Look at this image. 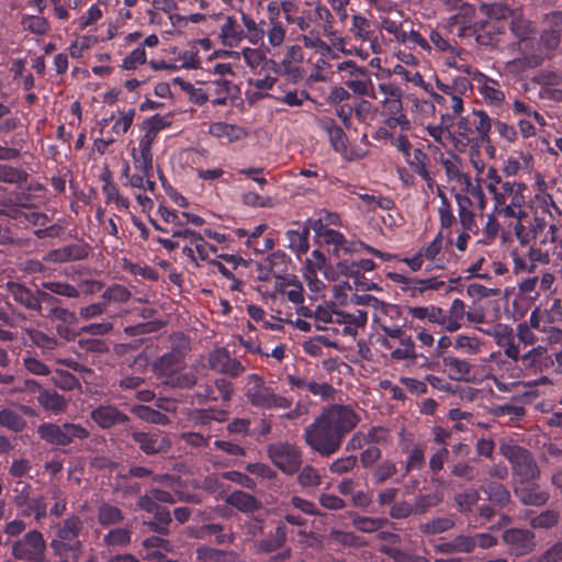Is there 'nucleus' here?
Instances as JSON below:
<instances>
[{"mask_svg": "<svg viewBox=\"0 0 562 562\" xmlns=\"http://www.w3.org/2000/svg\"><path fill=\"white\" fill-rule=\"evenodd\" d=\"M42 289L59 296L67 299H78L79 290L76 285H72L66 281L59 280H47L41 283Z\"/></svg>", "mask_w": 562, "mask_h": 562, "instance_id": "nucleus-51", "label": "nucleus"}, {"mask_svg": "<svg viewBox=\"0 0 562 562\" xmlns=\"http://www.w3.org/2000/svg\"><path fill=\"white\" fill-rule=\"evenodd\" d=\"M260 98H269L273 101L286 105L289 108H299L305 101L311 99L310 92L305 89H299L289 81H280L273 92H266Z\"/></svg>", "mask_w": 562, "mask_h": 562, "instance_id": "nucleus-19", "label": "nucleus"}, {"mask_svg": "<svg viewBox=\"0 0 562 562\" xmlns=\"http://www.w3.org/2000/svg\"><path fill=\"white\" fill-rule=\"evenodd\" d=\"M368 322V312L356 308L353 312L338 311L335 313L336 324L342 325L341 334L344 336H356L358 328H363Z\"/></svg>", "mask_w": 562, "mask_h": 562, "instance_id": "nucleus-27", "label": "nucleus"}, {"mask_svg": "<svg viewBox=\"0 0 562 562\" xmlns=\"http://www.w3.org/2000/svg\"><path fill=\"white\" fill-rule=\"evenodd\" d=\"M27 336L34 346L42 349L43 353L53 351L59 345L58 340L54 336H50L40 329L27 330Z\"/></svg>", "mask_w": 562, "mask_h": 562, "instance_id": "nucleus-56", "label": "nucleus"}, {"mask_svg": "<svg viewBox=\"0 0 562 562\" xmlns=\"http://www.w3.org/2000/svg\"><path fill=\"white\" fill-rule=\"evenodd\" d=\"M494 339L496 345L503 349L504 355L517 362L520 358V349L516 342L514 330L508 325L498 324L494 328Z\"/></svg>", "mask_w": 562, "mask_h": 562, "instance_id": "nucleus-28", "label": "nucleus"}, {"mask_svg": "<svg viewBox=\"0 0 562 562\" xmlns=\"http://www.w3.org/2000/svg\"><path fill=\"white\" fill-rule=\"evenodd\" d=\"M132 160L135 171L144 172V176H154L153 153L133 148Z\"/></svg>", "mask_w": 562, "mask_h": 562, "instance_id": "nucleus-55", "label": "nucleus"}, {"mask_svg": "<svg viewBox=\"0 0 562 562\" xmlns=\"http://www.w3.org/2000/svg\"><path fill=\"white\" fill-rule=\"evenodd\" d=\"M223 530H224V527L220 524H207V525H203L199 529L196 537L203 539L207 536L214 535L215 542L217 544L233 543L235 540L234 533L225 535V533H223Z\"/></svg>", "mask_w": 562, "mask_h": 562, "instance_id": "nucleus-59", "label": "nucleus"}, {"mask_svg": "<svg viewBox=\"0 0 562 562\" xmlns=\"http://www.w3.org/2000/svg\"><path fill=\"white\" fill-rule=\"evenodd\" d=\"M360 420L350 406L331 404L304 429V440L321 457H330L339 451L345 437Z\"/></svg>", "mask_w": 562, "mask_h": 562, "instance_id": "nucleus-1", "label": "nucleus"}, {"mask_svg": "<svg viewBox=\"0 0 562 562\" xmlns=\"http://www.w3.org/2000/svg\"><path fill=\"white\" fill-rule=\"evenodd\" d=\"M407 313L418 321H427L430 324L438 325L441 330L447 331L446 311L440 306L430 304L425 306H408Z\"/></svg>", "mask_w": 562, "mask_h": 562, "instance_id": "nucleus-30", "label": "nucleus"}, {"mask_svg": "<svg viewBox=\"0 0 562 562\" xmlns=\"http://www.w3.org/2000/svg\"><path fill=\"white\" fill-rule=\"evenodd\" d=\"M186 369V351L172 348L158 357L153 363V372L165 384L171 387L191 389L196 384V376Z\"/></svg>", "mask_w": 562, "mask_h": 562, "instance_id": "nucleus-5", "label": "nucleus"}, {"mask_svg": "<svg viewBox=\"0 0 562 562\" xmlns=\"http://www.w3.org/2000/svg\"><path fill=\"white\" fill-rule=\"evenodd\" d=\"M52 528L54 529L56 537L63 540L72 541L80 536L83 529V521L78 515L71 514L61 521L54 524Z\"/></svg>", "mask_w": 562, "mask_h": 562, "instance_id": "nucleus-37", "label": "nucleus"}, {"mask_svg": "<svg viewBox=\"0 0 562 562\" xmlns=\"http://www.w3.org/2000/svg\"><path fill=\"white\" fill-rule=\"evenodd\" d=\"M321 128L327 134L333 149L337 153H345L348 146V137L334 119L323 117L319 121Z\"/></svg>", "mask_w": 562, "mask_h": 562, "instance_id": "nucleus-35", "label": "nucleus"}, {"mask_svg": "<svg viewBox=\"0 0 562 562\" xmlns=\"http://www.w3.org/2000/svg\"><path fill=\"white\" fill-rule=\"evenodd\" d=\"M425 465V448L422 445H415L408 452L405 465H404V474L402 477L406 476L408 473L415 470H420Z\"/></svg>", "mask_w": 562, "mask_h": 562, "instance_id": "nucleus-62", "label": "nucleus"}, {"mask_svg": "<svg viewBox=\"0 0 562 562\" xmlns=\"http://www.w3.org/2000/svg\"><path fill=\"white\" fill-rule=\"evenodd\" d=\"M386 278L398 284L401 289L407 292L412 297H417L429 290L438 291L445 286V281L439 280L437 277L418 279L409 278L400 272H387Z\"/></svg>", "mask_w": 562, "mask_h": 562, "instance_id": "nucleus-16", "label": "nucleus"}, {"mask_svg": "<svg viewBox=\"0 0 562 562\" xmlns=\"http://www.w3.org/2000/svg\"><path fill=\"white\" fill-rule=\"evenodd\" d=\"M286 541V530L283 525H279L274 532L257 542V551L260 553H270L280 549Z\"/></svg>", "mask_w": 562, "mask_h": 562, "instance_id": "nucleus-43", "label": "nucleus"}, {"mask_svg": "<svg viewBox=\"0 0 562 562\" xmlns=\"http://www.w3.org/2000/svg\"><path fill=\"white\" fill-rule=\"evenodd\" d=\"M313 22L317 23L322 29V33L324 36L329 40L336 38V31L334 29V16L329 9L325 5L318 4L314 9H312Z\"/></svg>", "mask_w": 562, "mask_h": 562, "instance_id": "nucleus-42", "label": "nucleus"}, {"mask_svg": "<svg viewBox=\"0 0 562 562\" xmlns=\"http://www.w3.org/2000/svg\"><path fill=\"white\" fill-rule=\"evenodd\" d=\"M132 541V530L128 527H117L109 530L102 538L108 548H126Z\"/></svg>", "mask_w": 562, "mask_h": 562, "instance_id": "nucleus-44", "label": "nucleus"}, {"mask_svg": "<svg viewBox=\"0 0 562 562\" xmlns=\"http://www.w3.org/2000/svg\"><path fill=\"white\" fill-rule=\"evenodd\" d=\"M4 214L13 220L15 225L24 228L29 226H44L48 221L46 214L26 204L8 206Z\"/></svg>", "mask_w": 562, "mask_h": 562, "instance_id": "nucleus-22", "label": "nucleus"}, {"mask_svg": "<svg viewBox=\"0 0 562 562\" xmlns=\"http://www.w3.org/2000/svg\"><path fill=\"white\" fill-rule=\"evenodd\" d=\"M132 439L146 454L167 452L171 448V441L168 436L159 430L148 432L134 431Z\"/></svg>", "mask_w": 562, "mask_h": 562, "instance_id": "nucleus-21", "label": "nucleus"}, {"mask_svg": "<svg viewBox=\"0 0 562 562\" xmlns=\"http://www.w3.org/2000/svg\"><path fill=\"white\" fill-rule=\"evenodd\" d=\"M464 71L469 75V77L457 76L451 80V82L446 83L449 87L450 91L462 98L467 95L469 92H471L473 89L471 80H473V72L475 70H472L470 66H467L464 68Z\"/></svg>", "mask_w": 562, "mask_h": 562, "instance_id": "nucleus-58", "label": "nucleus"}, {"mask_svg": "<svg viewBox=\"0 0 562 562\" xmlns=\"http://www.w3.org/2000/svg\"><path fill=\"white\" fill-rule=\"evenodd\" d=\"M457 12L449 16L446 24L450 33H454L458 37L473 36L476 31L479 18L476 15L475 7L471 3H465Z\"/></svg>", "mask_w": 562, "mask_h": 562, "instance_id": "nucleus-17", "label": "nucleus"}, {"mask_svg": "<svg viewBox=\"0 0 562 562\" xmlns=\"http://www.w3.org/2000/svg\"><path fill=\"white\" fill-rule=\"evenodd\" d=\"M449 34L451 33L446 24L442 29L431 30L429 41L437 50L447 53L452 57L459 56L462 49L456 40L449 37Z\"/></svg>", "mask_w": 562, "mask_h": 562, "instance_id": "nucleus-36", "label": "nucleus"}, {"mask_svg": "<svg viewBox=\"0 0 562 562\" xmlns=\"http://www.w3.org/2000/svg\"><path fill=\"white\" fill-rule=\"evenodd\" d=\"M235 86L226 79L213 80L207 86L209 98L214 105H226Z\"/></svg>", "mask_w": 562, "mask_h": 562, "instance_id": "nucleus-40", "label": "nucleus"}, {"mask_svg": "<svg viewBox=\"0 0 562 562\" xmlns=\"http://www.w3.org/2000/svg\"><path fill=\"white\" fill-rule=\"evenodd\" d=\"M517 9H512L506 3H490L482 4L480 8V12L484 14L486 18L492 19L501 23L502 20L512 19Z\"/></svg>", "mask_w": 562, "mask_h": 562, "instance_id": "nucleus-53", "label": "nucleus"}, {"mask_svg": "<svg viewBox=\"0 0 562 562\" xmlns=\"http://www.w3.org/2000/svg\"><path fill=\"white\" fill-rule=\"evenodd\" d=\"M376 267L375 262L372 259H360L358 261L355 260H342L337 263V271L351 278L356 288L363 291L369 290H378V285L370 280H368L363 272H369L374 270Z\"/></svg>", "mask_w": 562, "mask_h": 562, "instance_id": "nucleus-15", "label": "nucleus"}, {"mask_svg": "<svg viewBox=\"0 0 562 562\" xmlns=\"http://www.w3.org/2000/svg\"><path fill=\"white\" fill-rule=\"evenodd\" d=\"M397 464L395 461L385 459L378 463L371 472V482L374 485H381L391 480L397 473Z\"/></svg>", "mask_w": 562, "mask_h": 562, "instance_id": "nucleus-49", "label": "nucleus"}, {"mask_svg": "<svg viewBox=\"0 0 562 562\" xmlns=\"http://www.w3.org/2000/svg\"><path fill=\"white\" fill-rule=\"evenodd\" d=\"M393 74L401 77L405 82H411L414 86L422 88L427 93L430 92L431 83L426 82L418 71H412L402 65H396L393 68Z\"/></svg>", "mask_w": 562, "mask_h": 562, "instance_id": "nucleus-61", "label": "nucleus"}, {"mask_svg": "<svg viewBox=\"0 0 562 562\" xmlns=\"http://www.w3.org/2000/svg\"><path fill=\"white\" fill-rule=\"evenodd\" d=\"M268 45L279 48L286 36V25H295L301 32L310 30L313 22L312 9L300 11L294 0H270L265 8Z\"/></svg>", "mask_w": 562, "mask_h": 562, "instance_id": "nucleus-2", "label": "nucleus"}, {"mask_svg": "<svg viewBox=\"0 0 562 562\" xmlns=\"http://www.w3.org/2000/svg\"><path fill=\"white\" fill-rule=\"evenodd\" d=\"M267 452L271 462L284 474H295L302 467V450L293 443L281 441L270 443Z\"/></svg>", "mask_w": 562, "mask_h": 562, "instance_id": "nucleus-12", "label": "nucleus"}, {"mask_svg": "<svg viewBox=\"0 0 562 562\" xmlns=\"http://www.w3.org/2000/svg\"><path fill=\"white\" fill-rule=\"evenodd\" d=\"M475 29L477 32L473 36H475L480 45H493L496 41V35L503 32L504 26L497 21L485 16V19H479Z\"/></svg>", "mask_w": 562, "mask_h": 562, "instance_id": "nucleus-39", "label": "nucleus"}, {"mask_svg": "<svg viewBox=\"0 0 562 562\" xmlns=\"http://www.w3.org/2000/svg\"><path fill=\"white\" fill-rule=\"evenodd\" d=\"M381 346L391 351V358L396 361L411 360L413 362L418 358L416 344L409 334H406L396 342L390 339H381Z\"/></svg>", "mask_w": 562, "mask_h": 562, "instance_id": "nucleus-25", "label": "nucleus"}, {"mask_svg": "<svg viewBox=\"0 0 562 562\" xmlns=\"http://www.w3.org/2000/svg\"><path fill=\"white\" fill-rule=\"evenodd\" d=\"M519 360L521 362V368L532 373L541 372L549 366V363L552 362L548 357L547 348L542 346L528 350L520 356Z\"/></svg>", "mask_w": 562, "mask_h": 562, "instance_id": "nucleus-33", "label": "nucleus"}, {"mask_svg": "<svg viewBox=\"0 0 562 562\" xmlns=\"http://www.w3.org/2000/svg\"><path fill=\"white\" fill-rule=\"evenodd\" d=\"M443 364L448 368L450 378L456 381L465 380L467 376L471 373L472 369L470 362L453 356L445 357Z\"/></svg>", "mask_w": 562, "mask_h": 562, "instance_id": "nucleus-52", "label": "nucleus"}, {"mask_svg": "<svg viewBox=\"0 0 562 562\" xmlns=\"http://www.w3.org/2000/svg\"><path fill=\"white\" fill-rule=\"evenodd\" d=\"M36 431L42 440L57 447L69 446L76 440H85L90 436L86 427L69 422L63 424L43 423Z\"/></svg>", "mask_w": 562, "mask_h": 562, "instance_id": "nucleus-8", "label": "nucleus"}, {"mask_svg": "<svg viewBox=\"0 0 562 562\" xmlns=\"http://www.w3.org/2000/svg\"><path fill=\"white\" fill-rule=\"evenodd\" d=\"M436 89L430 88L429 95L439 108L440 119L448 125H454V121L462 115L464 111L463 98L449 90L446 82L436 78Z\"/></svg>", "mask_w": 562, "mask_h": 562, "instance_id": "nucleus-11", "label": "nucleus"}, {"mask_svg": "<svg viewBox=\"0 0 562 562\" xmlns=\"http://www.w3.org/2000/svg\"><path fill=\"white\" fill-rule=\"evenodd\" d=\"M519 212L518 216L513 217L517 218L513 227L514 234L521 246H528L549 229L550 225L543 216L537 213L529 216L524 209Z\"/></svg>", "mask_w": 562, "mask_h": 562, "instance_id": "nucleus-14", "label": "nucleus"}, {"mask_svg": "<svg viewBox=\"0 0 562 562\" xmlns=\"http://www.w3.org/2000/svg\"><path fill=\"white\" fill-rule=\"evenodd\" d=\"M37 401L45 411L52 412L55 415L65 412L68 406L67 400L56 391H41Z\"/></svg>", "mask_w": 562, "mask_h": 562, "instance_id": "nucleus-41", "label": "nucleus"}, {"mask_svg": "<svg viewBox=\"0 0 562 562\" xmlns=\"http://www.w3.org/2000/svg\"><path fill=\"white\" fill-rule=\"evenodd\" d=\"M526 189V184L508 180H506L504 184H501L498 190L490 186L488 193L492 195L494 202L493 212L504 218L518 216L519 211L522 210L526 202L524 195Z\"/></svg>", "mask_w": 562, "mask_h": 562, "instance_id": "nucleus-6", "label": "nucleus"}, {"mask_svg": "<svg viewBox=\"0 0 562 562\" xmlns=\"http://www.w3.org/2000/svg\"><path fill=\"white\" fill-rule=\"evenodd\" d=\"M29 179V173L20 168L0 165V181L10 184H22Z\"/></svg>", "mask_w": 562, "mask_h": 562, "instance_id": "nucleus-64", "label": "nucleus"}, {"mask_svg": "<svg viewBox=\"0 0 562 562\" xmlns=\"http://www.w3.org/2000/svg\"><path fill=\"white\" fill-rule=\"evenodd\" d=\"M476 543V537L458 535L451 540L436 544L435 552L440 554L472 553Z\"/></svg>", "mask_w": 562, "mask_h": 562, "instance_id": "nucleus-31", "label": "nucleus"}, {"mask_svg": "<svg viewBox=\"0 0 562 562\" xmlns=\"http://www.w3.org/2000/svg\"><path fill=\"white\" fill-rule=\"evenodd\" d=\"M535 538L533 531L521 528H509L502 535L503 541L515 557H524L532 552L536 548Z\"/></svg>", "mask_w": 562, "mask_h": 562, "instance_id": "nucleus-20", "label": "nucleus"}, {"mask_svg": "<svg viewBox=\"0 0 562 562\" xmlns=\"http://www.w3.org/2000/svg\"><path fill=\"white\" fill-rule=\"evenodd\" d=\"M211 24L220 29L218 38L224 46L237 47L246 40L249 44L262 46L265 38H268L266 16L256 21L248 13L240 12V22L234 15L223 13L213 14Z\"/></svg>", "mask_w": 562, "mask_h": 562, "instance_id": "nucleus-3", "label": "nucleus"}, {"mask_svg": "<svg viewBox=\"0 0 562 562\" xmlns=\"http://www.w3.org/2000/svg\"><path fill=\"white\" fill-rule=\"evenodd\" d=\"M210 133L218 138L225 137L229 142L241 139L246 135L241 127L225 122L213 123L210 126Z\"/></svg>", "mask_w": 562, "mask_h": 562, "instance_id": "nucleus-50", "label": "nucleus"}, {"mask_svg": "<svg viewBox=\"0 0 562 562\" xmlns=\"http://www.w3.org/2000/svg\"><path fill=\"white\" fill-rule=\"evenodd\" d=\"M207 367L212 371L228 375L232 379L240 376L246 368L236 358H232L225 347L215 348L209 352Z\"/></svg>", "mask_w": 562, "mask_h": 562, "instance_id": "nucleus-18", "label": "nucleus"}, {"mask_svg": "<svg viewBox=\"0 0 562 562\" xmlns=\"http://www.w3.org/2000/svg\"><path fill=\"white\" fill-rule=\"evenodd\" d=\"M245 396L252 406L261 409H286L292 405L291 398L277 394L274 389L256 373L247 376Z\"/></svg>", "mask_w": 562, "mask_h": 562, "instance_id": "nucleus-7", "label": "nucleus"}, {"mask_svg": "<svg viewBox=\"0 0 562 562\" xmlns=\"http://www.w3.org/2000/svg\"><path fill=\"white\" fill-rule=\"evenodd\" d=\"M499 452L509 461L514 474L520 479V482H530L539 476V468L532 454L526 448L518 445L502 443Z\"/></svg>", "mask_w": 562, "mask_h": 562, "instance_id": "nucleus-9", "label": "nucleus"}, {"mask_svg": "<svg viewBox=\"0 0 562 562\" xmlns=\"http://www.w3.org/2000/svg\"><path fill=\"white\" fill-rule=\"evenodd\" d=\"M226 502L243 513H251L260 507V503L256 497L243 491L233 492L228 495Z\"/></svg>", "mask_w": 562, "mask_h": 562, "instance_id": "nucleus-45", "label": "nucleus"}, {"mask_svg": "<svg viewBox=\"0 0 562 562\" xmlns=\"http://www.w3.org/2000/svg\"><path fill=\"white\" fill-rule=\"evenodd\" d=\"M510 30L518 38L519 44H524L526 47L529 46V44L532 45L535 30L531 22L522 16L520 9H517L515 14L512 16Z\"/></svg>", "mask_w": 562, "mask_h": 562, "instance_id": "nucleus-38", "label": "nucleus"}, {"mask_svg": "<svg viewBox=\"0 0 562 562\" xmlns=\"http://www.w3.org/2000/svg\"><path fill=\"white\" fill-rule=\"evenodd\" d=\"M0 426L19 432L25 428L26 420L18 412L4 408L0 411Z\"/></svg>", "mask_w": 562, "mask_h": 562, "instance_id": "nucleus-60", "label": "nucleus"}, {"mask_svg": "<svg viewBox=\"0 0 562 562\" xmlns=\"http://www.w3.org/2000/svg\"><path fill=\"white\" fill-rule=\"evenodd\" d=\"M132 413L137 418L150 424L166 425L169 423V417L166 414L146 405H135L132 408Z\"/></svg>", "mask_w": 562, "mask_h": 562, "instance_id": "nucleus-54", "label": "nucleus"}, {"mask_svg": "<svg viewBox=\"0 0 562 562\" xmlns=\"http://www.w3.org/2000/svg\"><path fill=\"white\" fill-rule=\"evenodd\" d=\"M458 510L467 514L472 510V507L479 502L480 493L476 488L470 487L457 493L453 497Z\"/></svg>", "mask_w": 562, "mask_h": 562, "instance_id": "nucleus-57", "label": "nucleus"}, {"mask_svg": "<svg viewBox=\"0 0 562 562\" xmlns=\"http://www.w3.org/2000/svg\"><path fill=\"white\" fill-rule=\"evenodd\" d=\"M47 544L43 533L29 530L22 538L12 543V557L21 562H50L46 557Z\"/></svg>", "mask_w": 562, "mask_h": 562, "instance_id": "nucleus-10", "label": "nucleus"}, {"mask_svg": "<svg viewBox=\"0 0 562 562\" xmlns=\"http://www.w3.org/2000/svg\"><path fill=\"white\" fill-rule=\"evenodd\" d=\"M98 522L103 527L119 525L124 520L121 508L110 503H102L98 508Z\"/></svg>", "mask_w": 562, "mask_h": 562, "instance_id": "nucleus-46", "label": "nucleus"}, {"mask_svg": "<svg viewBox=\"0 0 562 562\" xmlns=\"http://www.w3.org/2000/svg\"><path fill=\"white\" fill-rule=\"evenodd\" d=\"M473 80H476L481 85L480 93L487 103L492 105H499L503 103L505 94L499 89V85L496 80L487 78L477 70L473 72Z\"/></svg>", "mask_w": 562, "mask_h": 562, "instance_id": "nucleus-34", "label": "nucleus"}, {"mask_svg": "<svg viewBox=\"0 0 562 562\" xmlns=\"http://www.w3.org/2000/svg\"><path fill=\"white\" fill-rule=\"evenodd\" d=\"M405 159L414 172L418 176H427L429 157L422 148H415Z\"/></svg>", "mask_w": 562, "mask_h": 562, "instance_id": "nucleus-63", "label": "nucleus"}, {"mask_svg": "<svg viewBox=\"0 0 562 562\" xmlns=\"http://www.w3.org/2000/svg\"><path fill=\"white\" fill-rule=\"evenodd\" d=\"M338 72L341 74V81L346 88L358 95H368L373 89L370 71L366 67H360L353 60H344L337 65Z\"/></svg>", "mask_w": 562, "mask_h": 562, "instance_id": "nucleus-13", "label": "nucleus"}, {"mask_svg": "<svg viewBox=\"0 0 562 562\" xmlns=\"http://www.w3.org/2000/svg\"><path fill=\"white\" fill-rule=\"evenodd\" d=\"M89 256V246L86 243L69 244L49 250L44 260L53 263H65L86 259Z\"/></svg>", "mask_w": 562, "mask_h": 562, "instance_id": "nucleus-23", "label": "nucleus"}, {"mask_svg": "<svg viewBox=\"0 0 562 562\" xmlns=\"http://www.w3.org/2000/svg\"><path fill=\"white\" fill-rule=\"evenodd\" d=\"M493 126L492 119L483 110H472L467 115H460L453 125V147L458 151L470 150L471 160L477 168L474 157L480 149L490 144V132Z\"/></svg>", "mask_w": 562, "mask_h": 562, "instance_id": "nucleus-4", "label": "nucleus"}, {"mask_svg": "<svg viewBox=\"0 0 562 562\" xmlns=\"http://www.w3.org/2000/svg\"><path fill=\"white\" fill-rule=\"evenodd\" d=\"M454 526L456 521L452 517H435L426 522H422L418 529L425 536H435L449 531Z\"/></svg>", "mask_w": 562, "mask_h": 562, "instance_id": "nucleus-48", "label": "nucleus"}, {"mask_svg": "<svg viewBox=\"0 0 562 562\" xmlns=\"http://www.w3.org/2000/svg\"><path fill=\"white\" fill-rule=\"evenodd\" d=\"M465 315V304L460 299H454L446 312L447 331L454 333L462 326V321Z\"/></svg>", "mask_w": 562, "mask_h": 562, "instance_id": "nucleus-47", "label": "nucleus"}, {"mask_svg": "<svg viewBox=\"0 0 562 562\" xmlns=\"http://www.w3.org/2000/svg\"><path fill=\"white\" fill-rule=\"evenodd\" d=\"M515 495L525 505L542 506L549 499V493L530 482H520L515 487Z\"/></svg>", "mask_w": 562, "mask_h": 562, "instance_id": "nucleus-32", "label": "nucleus"}, {"mask_svg": "<svg viewBox=\"0 0 562 562\" xmlns=\"http://www.w3.org/2000/svg\"><path fill=\"white\" fill-rule=\"evenodd\" d=\"M90 418L102 429L126 424L128 416L113 405H100L90 412Z\"/></svg>", "mask_w": 562, "mask_h": 562, "instance_id": "nucleus-24", "label": "nucleus"}, {"mask_svg": "<svg viewBox=\"0 0 562 562\" xmlns=\"http://www.w3.org/2000/svg\"><path fill=\"white\" fill-rule=\"evenodd\" d=\"M286 247L296 256L305 255L310 249V226L307 224L294 223V227L285 232Z\"/></svg>", "mask_w": 562, "mask_h": 562, "instance_id": "nucleus-29", "label": "nucleus"}, {"mask_svg": "<svg viewBox=\"0 0 562 562\" xmlns=\"http://www.w3.org/2000/svg\"><path fill=\"white\" fill-rule=\"evenodd\" d=\"M5 288L8 294L16 304L30 312H35L41 315V306L36 299V291H33L26 285L15 281H8Z\"/></svg>", "mask_w": 562, "mask_h": 562, "instance_id": "nucleus-26", "label": "nucleus"}]
</instances>
